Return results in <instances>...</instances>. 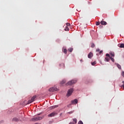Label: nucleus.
I'll return each mask as SVG.
<instances>
[{
  "label": "nucleus",
  "instance_id": "nucleus-22",
  "mask_svg": "<svg viewBox=\"0 0 124 124\" xmlns=\"http://www.w3.org/2000/svg\"><path fill=\"white\" fill-rule=\"evenodd\" d=\"M110 59L111 60V61H112V62H115V59H114V58L110 57Z\"/></svg>",
  "mask_w": 124,
  "mask_h": 124
},
{
  "label": "nucleus",
  "instance_id": "nucleus-19",
  "mask_svg": "<svg viewBox=\"0 0 124 124\" xmlns=\"http://www.w3.org/2000/svg\"><path fill=\"white\" fill-rule=\"evenodd\" d=\"M73 122H75V124H77V119L74 118L73 119Z\"/></svg>",
  "mask_w": 124,
  "mask_h": 124
},
{
  "label": "nucleus",
  "instance_id": "nucleus-7",
  "mask_svg": "<svg viewBox=\"0 0 124 124\" xmlns=\"http://www.w3.org/2000/svg\"><path fill=\"white\" fill-rule=\"evenodd\" d=\"M78 103V100L77 99H75L74 100H72L71 101V104H70V105H76Z\"/></svg>",
  "mask_w": 124,
  "mask_h": 124
},
{
  "label": "nucleus",
  "instance_id": "nucleus-4",
  "mask_svg": "<svg viewBox=\"0 0 124 124\" xmlns=\"http://www.w3.org/2000/svg\"><path fill=\"white\" fill-rule=\"evenodd\" d=\"M74 90L73 89H70L68 91L67 93V96H70L71 94H72V93H73V91Z\"/></svg>",
  "mask_w": 124,
  "mask_h": 124
},
{
  "label": "nucleus",
  "instance_id": "nucleus-36",
  "mask_svg": "<svg viewBox=\"0 0 124 124\" xmlns=\"http://www.w3.org/2000/svg\"><path fill=\"white\" fill-rule=\"evenodd\" d=\"M80 62H83V60H80Z\"/></svg>",
  "mask_w": 124,
  "mask_h": 124
},
{
  "label": "nucleus",
  "instance_id": "nucleus-26",
  "mask_svg": "<svg viewBox=\"0 0 124 124\" xmlns=\"http://www.w3.org/2000/svg\"><path fill=\"white\" fill-rule=\"evenodd\" d=\"M78 124H83V122L82 121H80L78 122Z\"/></svg>",
  "mask_w": 124,
  "mask_h": 124
},
{
  "label": "nucleus",
  "instance_id": "nucleus-17",
  "mask_svg": "<svg viewBox=\"0 0 124 124\" xmlns=\"http://www.w3.org/2000/svg\"><path fill=\"white\" fill-rule=\"evenodd\" d=\"M120 48H124V44H121L120 46Z\"/></svg>",
  "mask_w": 124,
  "mask_h": 124
},
{
  "label": "nucleus",
  "instance_id": "nucleus-18",
  "mask_svg": "<svg viewBox=\"0 0 124 124\" xmlns=\"http://www.w3.org/2000/svg\"><path fill=\"white\" fill-rule=\"evenodd\" d=\"M63 53H64V54H67V50H66V49L64 48V49L63 50Z\"/></svg>",
  "mask_w": 124,
  "mask_h": 124
},
{
  "label": "nucleus",
  "instance_id": "nucleus-27",
  "mask_svg": "<svg viewBox=\"0 0 124 124\" xmlns=\"http://www.w3.org/2000/svg\"><path fill=\"white\" fill-rule=\"evenodd\" d=\"M96 64V63L95 62H93L92 63V65H95Z\"/></svg>",
  "mask_w": 124,
  "mask_h": 124
},
{
  "label": "nucleus",
  "instance_id": "nucleus-28",
  "mask_svg": "<svg viewBox=\"0 0 124 124\" xmlns=\"http://www.w3.org/2000/svg\"><path fill=\"white\" fill-rule=\"evenodd\" d=\"M121 75H122V76H123V77H124V71H123V72H122Z\"/></svg>",
  "mask_w": 124,
  "mask_h": 124
},
{
  "label": "nucleus",
  "instance_id": "nucleus-3",
  "mask_svg": "<svg viewBox=\"0 0 124 124\" xmlns=\"http://www.w3.org/2000/svg\"><path fill=\"white\" fill-rule=\"evenodd\" d=\"M41 120H42V117L40 116L32 118V121H33V122H36L37 121H40Z\"/></svg>",
  "mask_w": 124,
  "mask_h": 124
},
{
  "label": "nucleus",
  "instance_id": "nucleus-8",
  "mask_svg": "<svg viewBox=\"0 0 124 124\" xmlns=\"http://www.w3.org/2000/svg\"><path fill=\"white\" fill-rule=\"evenodd\" d=\"M93 56V53L92 52H90V53L88 55V58H89V59H92V57Z\"/></svg>",
  "mask_w": 124,
  "mask_h": 124
},
{
  "label": "nucleus",
  "instance_id": "nucleus-14",
  "mask_svg": "<svg viewBox=\"0 0 124 124\" xmlns=\"http://www.w3.org/2000/svg\"><path fill=\"white\" fill-rule=\"evenodd\" d=\"M57 107H58V106H53L50 107V108L51 109H55V108H57Z\"/></svg>",
  "mask_w": 124,
  "mask_h": 124
},
{
  "label": "nucleus",
  "instance_id": "nucleus-31",
  "mask_svg": "<svg viewBox=\"0 0 124 124\" xmlns=\"http://www.w3.org/2000/svg\"><path fill=\"white\" fill-rule=\"evenodd\" d=\"M72 113H73V111H70L68 112V114H72Z\"/></svg>",
  "mask_w": 124,
  "mask_h": 124
},
{
  "label": "nucleus",
  "instance_id": "nucleus-30",
  "mask_svg": "<svg viewBox=\"0 0 124 124\" xmlns=\"http://www.w3.org/2000/svg\"><path fill=\"white\" fill-rule=\"evenodd\" d=\"M103 52V51H102V50H100V51H99V54H100V55H101V54H102V52Z\"/></svg>",
  "mask_w": 124,
  "mask_h": 124
},
{
  "label": "nucleus",
  "instance_id": "nucleus-10",
  "mask_svg": "<svg viewBox=\"0 0 124 124\" xmlns=\"http://www.w3.org/2000/svg\"><path fill=\"white\" fill-rule=\"evenodd\" d=\"M65 83H66V81L65 80H62V81L61 83V86H63L64 84H65Z\"/></svg>",
  "mask_w": 124,
  "mask_h": 124
},
{
  "label": "nucleus",
  "instance_id": "nucleus-23",
  "mask_svg": "<svg viewBox=\"0 0 124 124\" xmlns=\"http://www.w3.org/2000/svg\"><path fill=\"white\" fill-rule=\"evenodd\" d=\"M100 24V22H96V26H99Z\"/></svg>",
  "mask_w": 124,
  "mask_h": 124
},
{
  "label": "nucleus",
  "instance_id": "nucleus-6",
  "mask_svg": "<svg viewBox=\"0 0 124 124\" xmlns=\"http://www.w3.org/2000/svg\"><path fill=\"white\" fill-rule=\"evenodd\" d=\"M57 114L58 113L56 111H53V112L48 114V117H55V116H56V115H57Z\"/></svg>",
  "mask_w": 124,
  "mask_h": 124
},
{
  "label": "nucleus",
  "instance_id": "nucleus-24",
  "mask_svg": "<svg viewBox=\"0 0 124 124\" xmlns=\"http://www.w3.org/2000/svg\"><path fill=\"white\" fill-rule=\"evenodd\" d=\"M91 47L92 48H94V44L92 43L91 44Z\"/></svg>",
  "mask_w": 124,
  "mask_h": 124
},
{
  "label": "nucleus",
  "instance_id": "nucleus-11",
  "mask_svg": "<svg viewBox=\"0 0 124 124\" xmlns=\"http://www.w3.org/2000/svg\"><path fill=\"white\" fill-rule=\"evenodd\" d=\"M12 122H19V119L17 118H14L13 119Z\"/></svg>",
  "mask_w": 124,
  "mask_h": 124
},
{
  "label": "nucleus",
  "instance_id": "nucleus-2",
  "mask_svg": "<svg viewBox=\"0 0 124 124\" xmlns=\"http://www.w3.org/2000/svg\"><path fill=\"white\" fill-rule=\"evenodd\" d=\"M48 91L49 92H51V93H53L54 92H57L58 91H59V89H58V88H57L56 87H51L50 88Z\"/></svg>",
  "mask_w": 124,
  "mask_h": 124
},
{
  "label": "nucleus",
  "instance_id": "nucleus-32",
  "mask_svg": "<svg viewBox=\"0 0 124 124\" xmlns=\"http://www.w3.org/2000/svg\"><path fill=\"white\" fill-rule=\"evenodd\" d=\"M121 88H123V89H124V84H123L122 86H121Z\"/></svg>",
  "mask_w": 124,
  "mask_h": 124
},
{
  "label": "nucleus",
  "instance_id": "nucleus-1",
  "mask_svg": "<svg viewBox=\"0 0 124 124\" xmlns=\"http://www.w3.org/2000/svg\"><path fill=\"white\" fill-rule=\"evenodd\" d=\"M77 82V80H72L69 81L68 83L66 84V86H72V85H74Z\"/></svg>",
  "mask_w": 124,
  "mask_h": 124
},
{
  "label": "nucleus",
  "instance_id": "nucleus-37",
  "mask_svg": "<svg viewBox=\"0 0 124 124\" xmlns=\"http://www.w3.org/2000/svg\"><path fill=\"white\" fill-rule=\"evenodd\" d=\"M70 124H73V123H71Z\"/></svg>",
  "mask_w": 124,
  "mask_h": 124
},
{
  "label": "nucleus",
  "instance_id": "nucleus-25",
  "mask_svg": "<svg viewBox=\"0 0 124 124\" xmlns=\"http://www.w3.org/2000/svg\"><path fill=\"white\" fill-rule=\"evenodd\" d=\"M66 26H67V27H69V26H70V23H66Z\"/></svg>",
  "mask_w": 124,
  "mask_h": 124
},
{
  "label": "nucleus",
  "instance_id": "nucleus-13",
  "mask_svg": "<svg viewBox=\"0 0 124 124\" xmlns=\"http://www.w3.org/2000/svg\"><path fill=\"white\" fill-rule=\"evenodd\" d=\"M116 65L118 68H119V69H122V66H121V65L119 64L118 63H117Z\"/></svg>",
  "mask_w": 124,
  "mask_h": 124
},
{
  "label": "nucleus",
  "instance_id": "nucleus-35",
  "mask_svg": "<svg viewBox=\"0 0 124 124\" xmlns=\"http://www.w3.org/2000/svg\"><path fill=\"white\" fill-rule=\"evenodd\" d=\"M62 65V64H59V66H61Z\"/></svg>",
  "mask_w": 124,
  "mask_h": 124
},
{
  "label": "nucleus",
  "instance_id": "nucleus-16",
  "mask_svg": "<svg viewBox=\"0 0 124 124\" xmlns=\"http://www.w3.org/2000/svg\"><path fill=\"white\" fill-rule=\"evenodd\" d=\"M64 30H65V31H69V28H68L67 26H66V27H65V28L64 29Z\"/></svg>",
  "mask_w": 124,
  "mask_h": 124
},
{
  "label": "nucleus",
  "instance_id": "nucleus-9",
  "mask_svg": "<svg viewBox=\"0 0 124 124\" xmlns=\"http://www.w3.org/2000/svg\"><path fill=\"white\" fill-rule=\"evenodd\" d=\"M100 24H101L103 26H106V25H107V22H106V21H104L103 20H102L100 22Z\"/></svg>",
  "mask_w": 124,
  "mask_h": 124
},
{
  "label": "nucleus",
  "instance_id": "nucleus-29",
  "mask_svg": "<svg viewBox=\"0 0 124 124\" xmlns=\"http://www.w3.org/2000/svg\"><path fill=\"white\" fill-rule=\"evenodd\" d=\"M96 52H100V49H99V48H97V49H96Z\"/></svg>",
  "mask_w": 124,
  "mask_h": 124
},
{
  "label": "nucleus",
  "instance_id": "nucleus-20",
  "mask_svg": "<svg viewBox=\"0 0 124 124\" xmlns=\"http://www.w3.org/2000/svg\"><path fill=\"white\" fill-rule=\"evenodd\" d=\"M68 51H69V52H70V53H71V52H72L73 51V48H70L68 49Z\"/></svg>",
  "mask_w": 124,
  "mask_h": 124
},
{
  "label": "nucleus",
  "instance_id": "nucleus-5",
  "mask_svg": "<svg viewBox=\"0 0 124 124\" xmlns=\"http://www.w3.org/2000/svg\"><path fill=\"white\" fill-rule=\"evenodd\" d=\"M106 57H105V62H109L110 61V58L111 57H110V54L108 53L106 55Z\"/></svg>",
  "mask_w": 124,
  "mask_h": 124
},
{
  "label": "nucleus",
  "instance_id": "nucleus-12",
  "mask_svg": "<svg viewBox=\"0 0 124 124\" xmlns=\"http://www.w3.org/2000/svg\"><path fill=\"white\" fill-rule=\"evenodd\" d=\"M36 98V95L33 96L31 98V100L33 102L34 100H35V99Z\"/></svg>",
  "mask_w": 124,
  "mask_h": 124
},
{
  "label": "nucleus",
  "instance_id": "nucleus-21",
  "mask_svg": "<svg viewBox=\"0 0 124 124\" xmlns=\"http://www.w3.org/2000/svg\"><path fill=\"white\" fill-rule=\"evenodd\" d=\"M110 54L111 56V57H113V58L114 57H115V54H114V53L111 52L110 53Z\"/></svg>",
  "mask_w": 124,
  "mask_h": 124
},
{
  "label": "nucleus",
  "instance_id": "nucleus-33",
  "mask_svg": "<svg viewBox=\"0 0 124 124\" xmlns=\"http://www.w3.org/2000/svg\"><path fill=\"white\" fill-rule=\"evenodd\" d=\"M62 65H63V66H64V63H62Z\"/></svg>",
  "mask_w": 124,
  "mask_h": 124
},
{
  "label": "nucleus",
  "instance_id": "nucleus-15",
  "mask_svg": "<svg viewBox=\"0 0 124 124\" xmlns=\"http://www.w3.org/2000/svg\"><path fill=\"white\" fill-rule=\"evenodd\" d=\"M32 102H33L31 100V99L29 100L28 101L27 104H30V103H32Z\"/></svg>",
  "mask_w": 124,
  "mask_h": 124
},
{
  "label": "nucleus",
  "instance_id": "nucleus-34",
  "mask_svg": "<svg viewBox=\"0 0 124 124\" xmlns=\"http://www.w3.org/2000/svg\"><path fill=\"white\" fill-rule=\"evenodd\" d=\"M122 83L123 84V85H124V81H122Z\"/></svg>",
  "mask_w": 124,
  "mask_h": 124
}]
</instances>
